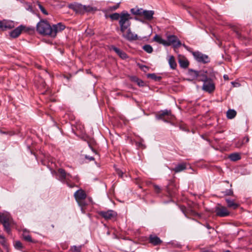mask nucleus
I'll use <instances>...</instances> for the list:
<instances>
[{
    "label": "nucleus",
    "mask_w": 252,
    "mask_h": 252,
    "mask_svg": "<svg viewBox=\"0 0 252 252\" xmlns=\"http://www.w3.org/2000/svg\"><path fill=\"white\" fill-rule=\"evenodd\" d=\"M71 179H74V180H75L76 182H78L79 181V178L77 177V176H75V177H73L72 176V178H71Z\"/></svg>",
    "instance_id": "48"
},
{
    "label": "nucleus",
    "mask_w": 252,
    "mask_h": 252,
    "mask_svg": "<svg viewBox=\"0 0 252 252\" xmlns=\"http://www.w3.org/2000/svg\"><path fill=\"white\" fill-rule=\"evenodd\" d=\"M186 169V165L185 163H180L177 165L172 170L176 173L181 172Z\"/></svg>",
    "instance_id": "21"
},
{
    "label": "nucleus",
    "mask_w": 252,
    "mask_h": 252,
    "mask_svg": "<svg viewBox=\"0 0 252 252\" xmlns=\"http://www.w3.org/2000/svg\"><path fill=\"white\" fill-rule=\"evenodd\" d=\"M98 214L105 220H110L115 219L117 216V212L112 210L101 211L98 212Z\"/></svg>",
    "instance_id": "6"
},
{
    "label": "nucleus",
    "mask_w": 252,
    "mask_h": 252,
    "mask_svg": "<svg viewBox=\"0 0 252 252\" xmlns=\"http://www.w3.org/2000/svg\"><path fill=\"white\" fill-rule=\"evenodd\" d=\"M229 158L232 161H235L240 159L241 156L238 153H232L229 156Z\"/></svg>",
    "instance_id": "23"
},
{
    "label": "nucleus",
    "mask_w": 252,
    "mask_h": 252,
    "mask_svg": "<svg viewBox=\"0 0 252 252\" xmlns=\"http://www.w3.org/2000/svg\"><path fill=\"white\" fill-rule=\"evenodd\" d=\"M225 201L227 203V207L229 208H232L233 209H236L239 207V205L235 203L234 200L226 198Z\"/></svg>",
    "instance_id": "20"
},
{
    "label": "nucleus",
    "mask_w": 252,
    "mask_h": 252,
    "mask_svg": "<svg viewBox=\"0 0 252 252\" xmlns=\"http://www.w3.org/2000/svg\"><path fill=\"white\" fill-rule=\"evenodd\" d=\"M230 252L229 251L227 250V251H226L225 252Z\"/></svg>",
    "instance_id": "50"
},
{
    "label": "nucleus",
    "mask_w": 252,
    "mask_h": 252,
    "mask_svg": "<svg viewBox=\"0 0 252 252\" xmlns=\"http://www.w3.org/2000/svg\"><path fill=\"white\" fill-rule=\"evenodd\" d=\"M0 221L2 224L5 223V222H9V218L5 215H0Z\"/></svg>",
    "instance_id": "30"
},
{
    "label": "nucleus",
    "mask_w": 252,
    "mask_h": 252,
    "mask_svg": "<svg viewBox=\"0 0 252 252\" xmlns=\"http://www.w3.org/2000/svg\"><path fill=\"white\" fill-rule=\"evenodd\" d=\"M202 89L204 91L208 93H211L214 91L215 87L213 80L209 78L208 80L203 83Z\"/></svg>",
    "instance_id": "13"
},
{
    "label": "nucleus",
    "mask_w": 252,
    "mask_h": 252,
    "mask_svg": "<svg viewBox=\"0 0 252 252\" xmlns=\"http://www.w3.org/2000/svg\"><path fill=\"white\" fill-rule=\"evenodd\" d=\"M194 73L196 76L197 77L198 80L203 82V83L210 78L207 77L206 72L194 71Z\"/></svg>",
    "instance_id": "15"
},
{
    "label": "nucleus",
    "mask_w": 252,
    "mask_h": 252,
    "mask_svg": "<svg viewBox=\"0 0 252 252\" xmlns=\"http://www.w3.org/2000/svg\"><path fill=\"white\" fill-rule=\"evenodd\" d=\"M134 80L139 86H143L144 85V82L140 79L135 78Z\"/></svg>",
    "instance_id": "39"
},
{
    "label": "nucleus",
    "mask_w": 252,
    "mask_h": 252,
    "mask_svg": "<svg viewBox=\"0 0 252 252\" xmlns=\"http://www.w3.org/2000/svg\"><path fill=\"white\" fill-rule=\"evenodd\" d=\"M236 33L238 38L241 39L242 38L241 34L239 32H237Z\"/></svg>",
    "instance_id": "47"
},
{
    "label": "nucleus",
    "mask_w": 252,
    "mask_h": 252,
    "mask_svg": "<svg viewBox=\"0 0 252 252\" xmlns=\"http://www.w3.org/2000/svg\"><path fill=\"white\" fill-rule=\"evenodd\" d=\"M73 9L77 12H79L81 13H84V5H82L81 4H77L74 5Z\"/></svg>",
    "instance_id": "22"
},
{
    "label": "nucleus",
    "mask_w": 252,
    "mask_h": 252,
    "mask_svg": "<svg viewBox=\"0 0 252 252\" xmlns=\"http://www.w3.org/2000/svg\"><path fill=\"white\" fill-rule=\"evenodd\" d=\"M85 158L86 159H89L90 161L94 160V158L93 157L85 155Z\"/></svg>",
    "instance_id": "44"
},
{
    "label": "nucleus",
    "mask_w": 252,
    "mask_h": 252,
    "mask_svg": "<svg viewBox=\"0 0 252 252\" xmlns=\"http://www.w3.org/2000/svg\"><path fill=\"white\" fill-rule=\"evenodd\" d=\"M142 13V16L144 17L145 20L151 21L153 19V15L155 14V12L153 10H147L144 9Z\"/></svg>",
    "instance_id": "16"
},
{
    "label": "nucleus",
    "mask_w": 252,
    "mask_h": 252,
    "mask_svg": "<svg viewBox=\"0 0 252 252\" xmlns=\"http://www.w3.org/2000/svg\"><path fill=\"white\" fill-rule=\"evenodd\" d=\"M15 27V23L12 21L3 20L0 21V29L4 31L11 29Z\"/></svg>",
    "instance_id": "14"
},
{
    "label": "nucleus",
    "mask_w": 252,
    "mask_h": 252,
    "mask_svg": "<svg viewBox=\"0 0 252 252\" xmlns=\"http://www.w3.org/2000/svg\"><path fill=\"white\" fill-rule=\"evenodd\" d=\"M142 49L147 53L151 54L153 52V48L151 45L146 44L144 45Z\"/></svg>",
    "instance_id": "27"
},
{
    "label": "nucleus",
    "mask_w": 252,
    "mask_h": 252,
    "mask_svg": "<svg viewBox=\"0 0 252 252\" xmlns=\"http://www.w3.org/2000/svg\"><path fill=\"white\" fill-rule=\"evenodd\" d=\"M223 78L225 80H228V76L227 75H224Z\"/></svg>",
    "instance_id": "49"
},
{
    "label": "nucleus",
    "mask_w": 252,
    "mask_h": 252,
    "mask_svg": "<svg viewBox=\"0 0 252 252\" xmlns=\"http://www.w3.org/2000/svg\"><path fill=\"white\" fill-rule=\"evenodd\" d=\"M135 19L136 20H139V19L137 18H135Z\"/></svg>",
    "instance_id": "51"
},
{
    "label": "nucleus",
    "mask_w": 252,
    "mask_h": 252,
    "mask_svg": "<svg viewBox=\"0 0 252 252\" xmlns=\"http://www.w3.org/2000/svg\"><path fill=\"white\" fill-rule=\"evenodd\" d=\"M74 196L79 205L82 206V201L86 198L87 195L84 190L79 189L74 193Z\"/></svg>",
    "instance_id": "12"
},
{
    "label": "nucleus",
    "mask_w": 252,
    "mask_h": 252,
    "mask_svg": "<svg viewBox=\"0 0 252 252\" xmlns=\"http://www.w3.org/2000/svg\"><path fill=\"white\" fill-rule=\"evenodd\" d=\"M37 5L38 6V8L41 10V11L42 12L43 14H44L45 15H48V12L46 11V10L45 9V8L40 4V3L38 2Z\"/></svg>",
    "instance_id": "35"
},
{
    "label": "nucleus",
    "mask_w": 252,
    "mask_h": 252,
    "mask_svg": "<svg viewBox=\"0 0 252 252\" xmlns=\"http://www.w3.org/2000/svg\"><path fill=\"white\" fill-rule=\"evenodd\" d=\"M236 115V112L233 109H229L226 113L227 118L229 119H233Z\"/></svg>",
    "instance_id": "24"
},
{
    "label": "nucleus",
    "mask_w": 252,
    "mask_h": 252,
    "mask_svg": "<svg viewBox=\"0 0 252 252\" xmlns=\"http://www.w3.org/2000/svg\"><path fill=\"white\" fill-rule=\"evenodd\" d=\"M242 140H243L244 142L245 141L246 142H248L249 141V138L248 136H245L243 138Z\"/></svg>",
    "instance_id": "46"
},
{
    "label": "nucleus",
    "mask_w": 252,
    "mask_h": 252,
    "mask_svg": "<svg viewBox=\"0 0 252 252\" xmlns=\"http://www.w3.org/2000/svg\"><path fill=\"white\" fill-rule=\"evenodd\" d=\"M96 9L95 8L93 7L90 5H84V12H91V11H93L94 10H96Z\"/></svg>",
    "instance_id": "33"
},
{
    "label": "nucleus",
    "mask_w": 252,
    "mask_h": 252,
    "mask_svg": "<svg viewBox=\"0 0 252 252\" xmlns=\"http://www.w3.org/2000/svg\"><path fill=\"white\" fill-rule=\"evenodd\" d=\"M215 212L216 215L220 217H225L229 216L230 214V212L226 207L220 204H218L217 206H216Z\"/></svg>",
    "instance_id": "7"
},
{
    "label": "nucleus",
    "mask_w": 252,
    "mask_h": 252,
    "mask_svg": "<svg viewBox=\"0 0 252 252\" xmlns=\"http://www.w3.org/2000/svg\"><path fill=\"white\" fill-rule=\"evenodd\" d=\"M193 55L196 61L203 63H206L210 62L209 57L202 53L197 51L193 52Z\"/></svg>",
    "instance_id": "10"
},
{
    "label": "nucleus",
    "mask_w": 252,
    "mask_h": 252,
    "mask_svg": "<svg viewBox=\"0 0 252 252\" xmlns=\"http://www.w3.org/2000/svg\"><path fill=\"white\" fill-rule=\"evenodd\" d=\"M172 116L171 110L165 109L159 112L156 117L158 120H162L164 122H168L172 119Z\"/></svg>",
    "instance_id": "8"
},
{
    "label": "nucleus",
    "mask_w": 252,
    "mask_h": 252,
    "mask_svg": "<svg viewBox=\"0 0 252 252\" xmlns=\"http://www.w3.org/2000/svg\"><path fill=\"white\" fill-rule=\"evenodd\" d=\"M143 10L144 9L142 8L135 7V8H131L130 11L134 15L142 16Z\"/></svg>",
    "instance_id": "19"
},
{
    "label": "nucleus",
    "mask_w": 252,
    "mask_h": 252,
    "mask_svg": "<svg viewBox=\"0 0 252 252\" xmlns=\"http://www.w3.org/2000/svg\"><path fill=\"white\" fill-rule=\"evenodd\" d=\"M120 4V2H119V3H117L116 5H115L114 6H110L109 7V9L111 10H116L117 9H118L119 7Z\"/></svg>",
    "instance_id": "41"
},
{
    "label": "nucleus",
    "mask_w": 252,
    "mask_h": 252,
    "mask_svg": "<svg viewBox=\"0 0 252 252\" xmlns=\"http://www.w3.org/2000/svg\"><path fill=\"white\" fill-rule=\"evenodd\" d=\"M15 248L17 249H21L23 248L22 244L20 241H16L14 245Z\"/></svg>",
    "instance_id": "40"
},
{
    "label": "nucleus",
    "mask_w": 252,
    "mask_h": 252,
    "mask_svg": "<svg viewBox=\"0 0 252 252\" xmlns=\"http://www.w3.org/2000/svg\"><path fill=\"white\" fill-rule=\"evenodd\" d=\"M154 188L157 192H159L160 191V189L158 186L155 185Z\"/></svg>",
    "instance_id": "45"
},
{
    "label": "nucleus",
    "mask_w": 252,
    "mask_h": 252,
    "mask_svg": "<svg viewBox=\"0 0 252 252\" xmlns=\"http://www.w3.org/2000/svg\"><path fill=\"white\" fill-rule=\"evenodd\" d=\"M132 19L130 15L126 11L121 12V19L119 21L120 25V30L121 32L126 31V29L129 28L131 26L130 20Z\"/></svg>",
    "instance_id": "2"
},
{
    "label": "nucleus",
    "mask_w": 252,
    "mask_h": 252,
    "mask_svg": "<svg viewBox=\"0 0 252 252\" xmlns=\"http://www.w3.org/2000/svg\"><path fill=\"white\" fill-rule=\"evenodd\" d=\"M147 76L155 81H160L161 79V77L157 76L155 73L148 74Z\"/></svg>",
    "instance_id": "29"
},
{
    "label": "nucleus",
    "mask_w": 252,
    "mask_h": 252,
    "mask_svg": "<svg viewBox=\"0 0 252 252\" xmlns=\"http://www.w3.org/2000/svg\"><path fill=\"white\" fill-rule=\"evenodd\" d=\"M153 41L162 44L164 46H169L172 45L174 47L177 48L181 45V42L178 37L174 35H169L167 36V40H165L162 38L160 35L156 34L153 38Z\"/></svg>",
    "instance_id": "1"
},
{
    "label": "nucleus",
    "mask_w": 252,
    "mask_h": 252,
    "mask_svg": "<svg viewBox=\"0 0 252 252\" xmlns=\"http://www.w3.org/2000/svg\"><path fill=\"white\" fill-rule=\"evenodd\" d=\"M81 247H77L75 246H74L71 247V251L72 252H80Z\"/></svg>",
    "instance_id": "37"
},
{
    "label": "nucleus",
    "mask_w": 252,
    "mask_h": 252,
    "mask_svg": "<svg viewBox=\"0 0 252 252\" xmlns=\"http://www.w3.org/2000/svg\"><path fill=\"white\" fill-rule=\"evenodd\" d=\"M168 63L171 68L175 69L176 67L177 64L173 56H172L169 58Z\"/></svg>",
    "instance_id": "25"
},
{
    "label": "nucleus",
    "mask_w": 252,
    "mask_h": 252,
    "mask_svg": "<svg viewBox=\"0 0 252 252\" xmlns=\"http://www.w3.org/2000/svg\"><path fill=\"white\" fill-rule=\"evenodd\" d=\"M244 144V141L242 139L239 140L237 142H236L235 144V147L237 148H240Z\"/></svg>",
    "instance_id": "38"
},
{
    "label": "nucleus",
    "mask_w": 252,
    "mask_h": 252,
    "mask_svg": "<svg viewBox=\"0 0 252 252\" xmlns=\"http://www.w3.org/2000/svg\"><path fill=\"white\" fill-rule=\"evenodd\" d=\"M30 31H33V29L28 28L24 25H21L9 33L10 36L12 38H16L18 37L22 32H29Z\"/></svg>",
    "instance_id": "5"
},
{
    "label": "nucleus",
    "mask_w": 252,
    "mask_h": 252,
    "mask_svg": "<svg viewBox=\"0 0 252 252\" xmlns=\"http://www.w3.org/2000/svg\"><path fill=\"white\" fill-rule=\"evenodd\" d=\"M0 243L2 245V246L4 248H5L6 249L7 248V245L6 243L5 237L3 235H0Z\"/></svg>",
    "instance_id": "32"
},
{
    "label": "nucleus",
    "mask_w": 252,
    "mask_h": 252,
    "mask_svg": "<svg viewBox=\"0 0 252 252\" xmlns=\"http://www.w3.org/2000/svg\"><path fill=\"white\" fill-rule=\"evenodd\" d=\"M112 49L122 59H126L127 58L126 54L118 48L115 46H112Z\"/></svg>",
    "instance_id": "18"
},
{
    "label": "nucleus",
    "mask_w": 252,
    "mask_h": 252,
    "mask_svg": "<svg viewBox=\"0 0 252 252\" xmlns=\"http://www.w3.org/2000/svg\"><path fill=\"white\" fill-rule=\"evenodd\" d=\"M179 63L181 67L183 68H187L189 65V62L187 60L180 59L179 60Z\"/></svg>",
    "instance_id": "26"
},
{
    "label": "nucleus",
    "mask_w": 252,
    "mask_h": 252,
    "mask_svg": "<svg viewBox=\"0 0 252 252\" xmlns=\"http://www.w3.org/2000/svg\"><path fill=\"white\" fill-rule=\"evenodd\" d=\"M180 208L181 211L184 214L185 216L187 217V208L185 206H180Z\"/></svg>",
    "instance_id": "42"
},
{
    "label": "nucleus",
    "mask_w": 252,
    "mask_h": 252,
    "mask_svg": "<svg viewBox=\"0 0 252 252\" xmlns=\"http://www.w3.org/2000/svg\"><path fill=\"white\" fill-rule=\"evenodd\" d=\"M65 28L64 25L62 23H59L51 26V37L54 38L56 36L58 32L63 31Z\"/></svg>",
    "instance_id": "11"
},
{
    "label": "nucleus",
    "mask_w": 252,
    "mask_h": 252,
    "mask_svg": "<svg viewBox=\"0 0 252 252\" xmlns=\"http://www.w3.org/2000/svg\"><path fill=\"white\" fill-rule=\"evenodd\" d=\"M37 32L43 35L51 37V26L46 20H41L36 25Z\"/></svg>",
    "instance_id": "4"
},
{
    "label": "nucleus",
    "mask_w": 252,
    "mask_h": 252,
    "mask_svg": "<svg viewBox=\"0 0 252 252\" xmlns=\"http://www.w3.org/2000/svg\"><path fill=\"white\" fill-rule=\"evenodd\" d=\"M122 36L128 41H132L138 39L137 34L132 32L130 27L126 29V31L122 32Z\"/></svg>",
    "instance_id": "9"
},
{
    "label": "nucleus",
    "mask_w": 252,
    "mask_h": 252,
    "mask_svg": "<svg viewBox=\"0 0 252 252\" xmlns=\"http://www.w3.org/2000/svg\"><path fill=\"white\" fill-rule=\"evenodd\" d=\"M121 17V13L120 14L118 13H114L110 15V18L113 20H120Z\"/></svg>",
    "instance_id": "28"
},
{
    "label": "nucleus",
    "mask_w": 252,
    "mask_h": 252,
    "mask_svg": "<svg viewBox=\"0 0 252 252\" xmlns=\"http://www.w3.org/2000/svg\"><path fill=\"white\" fill-rule=\"evenodd\" d=\"M116 173L120 177H121V178L123 177L124 173L122 170H121L119 169H116Z\"/></svg>",
    "instance_id": "43"
},
{
    "label": "nucleus",
    "mask_w": 252,
    "mask_h": 252,
    "mask_svg": "<svg viewBox=\"0 0 252 252\" xmlns=\"http://www.w3.org/2000/svg\"><path fill=\"white\" fill-rule=\"evenodd\" d=\"M221 193L223 195H233V191L231 189H226L225 191H221Z\"/></svg>",
    "instance_id": "34"
},
{
    "label": "nucleus",
    "mask_w": 252,
    "mask_h": 252,
    "mask_svg": "<svg viewBox=\"0 0 252 252\" xmlns=\"http://www.w3.org/2000/svg\"><path fill=\"white\" fill-rule=\"evenodd\" d=\"M58 176L59 180L65 184L69 188H73L76 186L74 183H71V175L66 173L63 169L59 168L58 170Z\"/></svg>",
    "instance_id": "3"
},
{
    "label": "nucleus",
    "mask_w": 252,
    "mask_h": 252,
    "mask_svg": "<svg viewBox=\"0 0 252 252\" xmlns=\"http://www.w3.org/2000/svg\"><path fill=\"white\" fill-rule=\"evenodd\" d=\"M149 242L154 246L158 245L162 242L161 240L159 237L156 235H151L150 236Z\"/></svg>",
    "instance_id": "17"
},
{
    "label": "nucleus",
    "mask_w": 252,
    "mask_h": 252,
    "mask_svg": "<svg viewBox=\"0 0 252 252\" xmlns=\"http://www.w3.org/2000/svg\"><path fill=\"white\" fill-rule=\"evenodd\" d=\"M23 239L25 241H27L30 242H32V238L30 235L24 233L23 235Z\"/></svg>",
    "instance_id": "36"
},
{
    "label": "nucleus",
    "mask_w": 252,
    "mask_h": 252,
    "mask_svg": "<svg viewBox=\"0 0 252 252\" xmlns=\"http://www.w3.org/2000/svg\"><path fill=\"white\" fill-rule=\"evenodd\" d=\"M4 227V230L7 232V233L9 234L11 232V228L10 227L9 222H5V223H2Z\"/></svg>",
    "instance_id": "31"
}]
</instances>
